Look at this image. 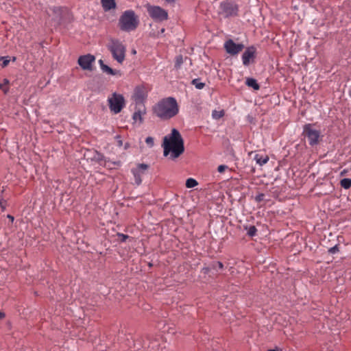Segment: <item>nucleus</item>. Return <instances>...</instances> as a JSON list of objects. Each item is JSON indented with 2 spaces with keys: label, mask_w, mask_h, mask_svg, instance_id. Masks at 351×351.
<instances>
[{
  "label": "nucleus",
  "mask_w": 351,
  "mask_h": 351,
  "mask_svg": "<svg viewBox=\"0 0 351 351\" xmlns=\"http://www.w3.org/2000/svg\"><path fill=\"white\" fill-rule=\"evenodd\" d=\"M61 6H53L51 8L53 14L56 15L60 20L62 19L63 9Z\"/></svg>",
  "instance_id": "aec40b11"
},
{
  "label": "nucleus",
  "mask_w": 351,
  "mask_h": 351,
  "mask_svg": "<svg viewBox=\"0 0 351 351\" xmlns=\"http://www.w3.org/2000/svg\"><path fill=\"white\" fill-rule=\"evenodd\" d=\"M7 217H8L9 219H10V221H11L12 222H13V221H14V217L12 215H8Z\"/></svg>",
  "instance_id": "58836bf2"
},
{
  "label": "nucleus",
  "mask_w": 351,
  "mask_h": 351,
  "mask_svg": "<svg viewBox=\"0 0 351 351\" xmlns=\"http://www.w3.org/2000/svg\"><path fill=\"white\" fill-rule=\"evenodd\" d=\"M256 228H255V226H250L247 230V234L250 236V237H253L256 234Z\"/></svg>",
  "instance_id": "c756f323"
},
{
  "label": "nucleus",
  "mask_w": 351,
  "mask_h": 351,
  "mask_svg": "<svg viewBox=\"0 0 351 351\" xmlns=\"http://www.w3.org/2000/svg\"><path fill=\"white\" fill-rule=\"evenodd\" d=\"M200 79L199 78H195V79H193L192 81H191V84L195 86V87L197 88V89H199V90H201L202 88H204L205 86V83H203V82H200Z\"/></svg>",
  "instance_id": "4be33fe9"
},
{
  "label": "nucleus",
  "mask_w": 351,
  "mask_h": 351,
  "mask_svg": "<svg viewBox=\"0 0 351 351\" xmlns=\"http://www.w3.org/2000/svg\"><path fill=\"white\" fill-rule=\"evenodd\" d=\"M146 113V110L145 106H143V109L138 108L136 110L132 115V119L134 122L138 121L139 124H141L143 122V116Z\"/></svg>",
  "instance_id": "4468645a"
},
{
  "label": "nucleus",
  "mask_w": 351,
  "mask_h": 351,
  "mask_svg": "<svg viewBox=\"0 0 351 351\" xmlns=\"http://www.w3.org/2000/svg\"><path fill=\"white\" fill-rule=\"evenodd\" d=\"M145 143L150 147L154 145V138L151 136H148L145 139Z\"/></svg>",
  "instance_id": "473e14b6"
},
{
  "label": "nucleus",
  "mask_w": 351,
  "mask_h": 351,
  "mask_svg": "<svg viewBox=\"0 0 351 351\" xmlns=\"http://www.w3.org/2000/svg\"><path fill=\"white\" fill-rule=\"evenodd\" d=\"M302 134L307 138L308 144L315 146L319 144L322 139L321 132L314 128V125L306 123L303 127Z\"/></svg>",
  "instance_id": "39448f33"
},
{
  "label": "nucleus",
  "mask_w": 351,
  "mask_h": 351,
  "mask_svg": "<svg viewBox=\"0 0 351 351\" xmlns=\"http://www.w3.org/2000/svg\"><path fill=\"white\" fill-rule=\"evenodd\" d=\"M224 115V112L223 110L217 111L213 110L212 113V116L214 119H219Z\"/></svg>",
  "instance_id": "cd10ccee"
},
{
  "label": "nucleus",
  "mask_w": 351,
  "mask_h": 351,
  "mask_svg": "<svg viewBox=\"0 0 351 351\" xmlns=\"http://www.w3.org/2000/svg\"><path fill=\"white\" fill-rule=\"evenodd\" d=\"M101 3L106 12L114 9L117 5L115 0H101Z\"/></svg>",
  "instance_id": "f3484780"
},
{
  "label": "nucleus",
  "mask_w": 351,
  "mask_h": 351,
  "mask_svg": "<svg viewBox=\"0 0 351 351\" xmlns=\"http://www.w3.org/2000/svg\"><path fill=\"white\" fill-rule=\"evenodd\" d=\"M117 236L119 238L120 243H125L126 240L130 237L128 234H125L121 232H117Z\"/></svg>",
  "instance_id": "c85d7f7f"
},
{
  "label": "nucleus",
  "mask_w": 351,
  "mask_h": 351,
  "mask_svg": "<svg viewBox=\"0 0 351 351\" xmlns=\"http://www.w3.org/2000/svg\"><path fill=\"white\" fill-rule=\"evenodd\" d=\"M148 266L149 267H152L153 266V264L152 263H149Z\"/></svg>",
  "instance_id": "a18cd8bd"
},
{
  "label": "nucleus",
  "mask_w": 351,
  "mask_h": 351,
  "mask_svg": "<svg viewBox=\"0 0 351 351\" xmlns=\"http://www.w3.org/2000/svg\"><path fill=\"white\" fill-rule=\"evenodd\" d=\"M114 165L120 166L121 165V161H115L112 162Z\"/></svg>",
  "instance_id": "ea45409f"
},
{
  "label": "nucleus",
  "mask_w": 351,
  "mask_h": 351,
  "mask_svg": "<svg viewBox=\"0 0 351 351\" xmlns=\"http://www.w3.org/2000/svg\"><path fill=\"white\" fill-rule=\"evenodd\" d=\"M115 139L117 140V146L119 147H121L123 145V141L121 140V135H117Z\"/></svg>",
  "instance_id": "72a5a7b5"
},
{
  "label": "nucleus",
  "mask_w": 351,
  "mask_h": 351,
  "mask_svg": "<svg viewBox=\"0 0 351 351\" xmlns=\"http://www.w3.org/2000/svg\"><path fill=\"white\" fill-rule=\"evenodd\" d=\"M184 62V58L182 55H178L176 56L175 58V64H174V68L176 70H178L181 68L182 64Z\"/></svg>",
  "instance_id": "412c9836"
},
{
  "label": "nucleus",
  "mask_w": 351,
  "mask_h": 351,
  "mask_svg": "<svg viewBox=\"0 0 351 351\" xmlns=\"http://www.w3.org/2000/svg\"><path fill=\"white\" fill-rule=\"evenodd\" d=\"M95 58L90 53L80 56L78 58V64L83 70H90L92 64L95 62Z\"/></svg>",
  "instance_id": "f8f14e48"
},
{
  "label": "nucleus",
  "mask_w": 351,
  "mask_h": 351,
  "mask_svg": "<svg viewBox=\"0 0 351 351\" xmlns=\"http://www.w3.org/2000/svg\"><path fill=\"white\" fill-rule=\"evenodd\" d=\"M149 16L156 23H161L169 19L167 10L159 5H147Z\"/></svg>",
  "instance_id": "423d86ee"
},
{
  "label": "nucleus",
  "mask_w": 351,
  "mask_h": 351,
  "mask_svg": "<svg viewBox=\"0 0 351 351\" xmlns=\"http://www.w3.org/2000/svg\"><path fill=\"white\" fill-rule=\"evenodd\" d=\"M5 317V314L3 312L0 311V319Z\"/></svg>",
  "instance_id": "a19ab883"
},
{
  "label": "nucleus",
  "mask_w": 351,
  "mask_h": 351,
  "mask_svg": "<svg viewBox=\"0 0 351 351\" xmlns=\"http://www.w3.org/2000/svg\"><path fill=\"white\" fill-rule=\"evenodd\" d=\"M340 185L345 189H348L351 187V179L343 178L340 181Z\"/></svg>",
  "instance_id": "5701e85b"
},
{
  "label": "nucleus",
  "mask_w": 351,
  "mask_h": 351,
  "mask_svg": "<svg viewBox=\"0 0 351 351\" xmlns=\"http://www.w3.org/2000/svg\"><path fill=\"white\" fill-rule=\"evenodd\" d=\"M339 246H338V245H335L334 247H330V248L328 250V252H329L330 254H335V253L338 252H339Z\"/></svg>",
  "instance_id": "2f4dec72"
},
{
  "label": "nucleus",
  "mask_w": 351,
  "mask_h": 351,
  "mask_svg": "<svg viewBox=\"0 0 351 351\" xmlns=\"http://www.w3.org/2000/svg\"><path fill=\"white\" fill-rule=\"evenodd\" d=\"M149 169V165L145 163H140L135 168L131 169V172L134 176L135 184L139 186L142 183V176Z\"/></svg>",
  "instance_id": "9d476101"
},
{
  "label": "nucleus",
  "mask_w": 351,
  "mask_h": 351,
  "mask_svg": "<svg viewBox=\"0 0 351 351\" xmlns=\"http://www.w3.org/2000/svg\"><path fill=\"white\" fill-rule=\"evenodd\" d=\"M224 47L226 52L231 55L237 54L241 51V44H236L232 39H229L225 43Z\"/></svg>",
  "instance_id": "ddd939ff"
},
{
  "label": "nucleus",
  "mask_w": 351,
  "mask_h": 351,
  "mask_svg": "<svg viewBox=\"0 0 351 351\" xmlns=\"http://www.w3.org/2000/svg\"><path fill=\"white\" fill-rule=\"evenodd\" d=\"M247 119H249L250 122H251V123L252 122V120H253L252 117H248Z\"/></svg>",
  "instance_id": "c03bdc74"
},
{
  "label": "nucleus",
  "mask_w": 351,
  "mask_h": 351,
  "mask_svg": "<svg viewBox=\"0 0 351 351\" xmlns=\"http://www.w3.org/2000/svg\"><path fill=\"white\" fill-rule=\"evenodd\" d=\"M108 50L111 53L112 58L119 64H122L126 55V47L118 38H110L106 45Z\"/></svg>",
  "instance_id": "7ed1b4c3"
},
{
  "label": "nucleus",
  "mask_w": 351,
  "mask_h": 351,
  "mask_svg": "<svg viewBox=\"0 0 351 351\" xmlns=\"http://www.w3.org/2000/svg\"><path fill=\"white\" fill-rule=\"evenodd\" d=\"M9 83L10 81L6 78L3 79V83H0V89L3 90L4 94H7L9 91V88L8 87Z\"/></svg>",
  "instance_id": "b1692460"
},
{
  "label": "nucleus",
  "mask_w": 351,
  "mask_h": 351,
  "mask_svg": "<svg viewBox=\"0 0 351 351\" xmlns=\"http://www.w3.org/2000/svg\"><path fill=\"white\" fill-rule=\"evenodd\" d=\"M130 147V143L127 142L124 145V149H128Z\"/></svg>",
  "instance_id": "4c0bfd02"
},
{
  "label": "nucleus",
  "mask_w": 351,
  "mask_h": 351,
  "mask_svg": "<svg viewBox=\"0 0 351 351\" xmlns=\"http://www.w3.org/2000/svg\"><path fill=\"white\" fill-rule=\"evenodd\" d=\"M239 7L237 4L231 1H223L220 3L219 14L224 18H228L237 15Z\"/></svg>",
  "instance_id": "6e6552de"
},
{
  "label": "nucleus",
  "mask_w": 351,
  "mask_h": 351,
  "mask_svg": "<svg viewBox=\"0 0 351 351\" xmlns=\"http://www.w3.org/2000/svg\"><path fill=\"white\" fill-rule=\"evenodd\" d=\"M164 32H165V28H162V29H161V32H162V33H163Z\"/></svg>",
  "instance_id": "de8ad7c7"
},
{
  "label": "nucleus",
  "mask_w": 351,
  "mask_h": 351,
  "mask_svg": "<svg viewBox=\"0 0 351 351\" xmlns=\"http://www.w3.org/2000/svg\"><path fill=\"white\" fill-rule=\"evenodd\" d=\"M108 104L111 112L118 114L121 112L125 106V101L123 95L113 93L111 97H108Z\"/></svg>",
  "instance_id": "0eeeda50"
},
{
  "label": "nucleus",
  "mask_w": 351,
  "mask_h": 351,
  "mask_svg": "<svg viewBox=\"0 0 351 351\" xmlns=\"http://www.w3.org/2000/svg\"><path fill=\"white\" fill-rule=\"evenodd\" d=\"M245 84L253 90H258L261 87L257 80L252 77H247L245 80Z\"/></svg>",
  "instance_id": "dca6fc26"
},
{
  "label": "nucleus",
  "mask_w": 351,
  "mask_h": 351,
  "mask_svg": "<svg viewBox=\"0 0 351 351\" xmlns=\"http://www.w3.org/2000/svg\"><path fill=\"white\" fill-rule=\"evenodd\" d=\"M234 263H230V261L228 263V265H233Z\"/></svg>",
  "instance_id": "49530a36"
},
{
  "label": "nucleus",
  "mask_w": 351,
  "mask_h": 351,
  "mask_svg": "<svg viewBox=\"0 0 351 351\" xmlns=\"http://www.w3.org/2000/svg\"><path fill=\"white\" fill-rule=\"evenodd\" d=\"M211 267L213 269H217V268L219 269H223L224 265L221 261H213L211 263Z\"/></svg>",
  "instance_id": "a878e982"
},
{
  "label": "nucleus",
  "mask_w": 351,
  "mask_h": 351,
  "mask_svg": "<svg viewBox=\"0 0 351 351\" xmlns=\"http://www.w3.org/2000/svg\"><path fill=\"white\" fill-rule=\"evenodd\" d=\"M153 113L161 120H169L179 112L176 98L168 97L160 99L152 108Z\"/></svg>",
  "instance_id": "f03ea898"
},
{
  "label": "nucleus",
  "mask_w": 351,
  "mask_h": 351,
  "mask_svg": "<svg viewBox=\"0 0 351 351\" xmlns=\"http://www.w3.org/2000/svg\"><path fill=\"white\" fill-rule=\"evenodd\" d=\"M256 58V49L254 46L246 48L243 53V64L250 65L255 62Z\"/></svg>",
  "instance_id": "9b49d317"
},
{
  "label": "nucleus",
  "mask_w": 351,
  "mask_h": 351,
  "mask_svg": "<svg viewBox=\"0 0 351 351\" xmlns=\"http://www.w3.org/2000/svg\"><path fill=\"white\" fill-rule=\"evenodd\" d=\"M91 160L99 163L100 165H103L102 162L105 161L106 159L104 155L102 153L96 149H94L93 156L91 158ZM104 166H106V164H104Z\"/></svg>",
  "instance_id": "2eb2a0df"
},
{
  "label": "nucleus",
  "mask_w": 351,
  "mask_h": 351,
  "mask_svg": "<svg viewBox=\"0 0 351 351\" xmlns=\"http://www.w3.org/2000/svg\"><path fill=\"white\" fill-rule=\"evenodd\" d=\"M198 184V182L194 178H188L186 181V186L189 189L193 188Z\"/></svg>",
  "instance_id": "393cba45"
},
{
  "label": "nucleus",
  "mask_w": 351,
  "mask_h": 351,
  "mask_svg": "<svg viewBox=\"0 0 351 351\" xmlns=\"http://www.w3.org/2000/svg\"><path fill=\"white\" fill-rule=\"evenodd\" d=\"M213 269L210 266H204L201 269V273H202L204 275H208L210 270Z\"/></svg>",
  "instance_id": "7c9ffc66"
},
{
  "label": "nucleus",
  "mask_w": 351,
  "mask_h": 351,
  "mask_svg": "<svg viewBox=\"0 0 351 351\" xmlns=\"http://www.w3.org/2000/svg\"><path fill=\"white\" fill-rule=\"evenodd\" d=\"M0 60L3 61V62L1 64V66L3 68H4V67H6L8 65L10 61H11V59L10 58L9 56H1L0 57Z\"/></svg>",
  "instance_id": "bb28decb"
},
{
  "label": "nucleus",
  "mask_w": 351,
  "mask_h": 351,
  "mask_svg": "<svg viewBox=\"0 0 351 351\" xmlns=\"http://www.w3.org/2000/svg\"><path fill=\"white\" fill-rule=\"evenodd\" d=\"M349 95L351 97V89L349 90Z\"/></svg>",
  "instance_id": "09e8293b"
},
{
  "label": "nucleus",
  "mask_w": 351,
  "mask_h": 351,
  "mask_svg": "<svg viewBox=\"0 0 351 351\" xmlns=\"http://www.w3.org/2000/svg\"><path fill=\"white\" fill-rule=\"evenodd\" d=\"M16 58L15 56H13V57L12 58V59H11V60H12V62L16 61Z\"/></svg>",
  "instance_id": "37998d69"
},
{
  "label": "nucleus",
  "mask_w": 351,
  "mask_h": 351,
  "mask_svg": "<svg viewBox=\"0 0 351 351\" xmlns=\"http://www.w3.org/2000/svg\"><path fill=\"white\" fill-rule=\"evenodd\" d=\"M254 159L256 160L257 164L262 166L267 162L269 157L267 155L256 154L254 156Z\"/></svg>",
  "instance_id": "6ab92c4d"
},
{
  "label": "nucleus",
  "mask_w": 351,
  "mask_h": 351,
  "mask_svg": "<svg viewBox=\"0 0 351 351\" xmlns=\"http://www.w3.org/2000/svg\"><path fill=\"white\" fill-rule=\"evenodd\" d=\"M7 206V202L6 200L3 199H0V207L1 208L2 210H5Z\"/></svg>",
  "instance_id": "f704fd0d"
},
{
  "label": "nucleus",
  "mask_w": 351,
  "mask_h": 351,
  "mask_svg": "<svg viewBox=\"0 0 351 351\" xmlns=\"http://www.w3.org/2000/svg\"><path fill=\"white\" fill-rule=\"evenodd\" d=\"M233 269H234L233 266H230L229 270L230 271L231 274L234 273V270Z\"/></svg>",
  "instance_id": "79ce46f5"
},
{
  "label": "nucleus",
  "mask_w": 351,
  "mask_h": 351,
  "mask_svg": "<svg viewBox=\"0 0 351 351\" xmlns=\"http://www.w3.org/2000/svg\"><path fill=\"white\" fill-rule=\"evenodd\" d=\"M228 169V166L225 165H221L218 167L217 168V171L219 172V173H223L226 169Z\"/></svg>",
  "instance_id": "c9c22d12"
},
{
  "label": "nucleus",
  "mask_w": 351,
  "mask_h": 351,
  "mask_svg": "<svg viewBox=\"0 0 351 351\" xmlns=\"http://www.w3.org/2000/svg\"><path fill=\"white\" fill-rule=\"evenodd\" d=\"M99 64L103 72L111 75H115L117 73V71L116 70H114L109 66L105 64L102 60H99Z\"/></svg>",
  "instance_id": "a211bd4d"
},
{
  "label": "nucleus",
  "mask_w": 351,
  "mask_h": 351,
  "mask_svg": "<svg viewBox=\"0 0 351 351\" xmlns=\"http://www.w3.org/2000/svg\"><path fill=\"white\" fill-rule=\"evenodd\" d=\"M139 23L138 16L132 10L123 12L119 19V27L121 30L130 32L136 29Z\"/></svg>",
  "instance_id": "20e7f679"
},
{
  "label": "nucleus",
  "mask_w": 351,
  "mask_h": 351,
  "mask_svg": "<svg viewBox=\"0 0 351 351\" xmlns=\"http://www.w3.org/2000/svg\"><path fill=\"white\" fill-rule=\"evenodd\" d=\"M163 154L167 156L171 154L172 159L178 158L184 152V143L180 132L173 128L171 134L163 138Z\"/></svg>",
  "instance_id": "f257e3e1"
},
{
  "label": "nucleus",
  "mask_w": 351,
  "mask_h": 351,
  "mask_svg": "<svg viewBox=\"0 0 351 351\" xmlns=\"http://www.w3.org/2000/svg\"><path fill=\"white\" fill-rule=\"evenodd\" d=\"M264 197H265V195L263 193H261V194H258V195H256L255 199H256V202H261L263 201Z\"/></svg>",
  "instance_id": "e433bc0d"
},
{
  "label": "nucleus",
  "mask_w": 351,
  "mask_h": 351,
  "mask_svg": "<svg viewBox=\"0 0 351 351\" xmlns=\"http://www.w3.org/2000/svg\"><path fill=\"white\" fill-rule=\"evenodd\" d=\"M268 351H276L275 350H269Z\"/></svg>",
  "instance_id": "8fccbe9b"
},
{
  "label": "nucleus",
  "mask_w": 351,
  "mask_h": 351,
  "mask_svg": "<svg viewBox=\"0 0 351 351\" xmlns=\"http://www.w3.org/2000/svg\"><path fill=\"white\" fill-rule=\"evenodd\" d=\"M147 93L148 89L146 88L145 84L136 86L134 88L133 95L134 101H135L136 105H143L147 99Z\"/></svg>",
  "instance_id": "1a4fd4ad"
}]
</instances>
